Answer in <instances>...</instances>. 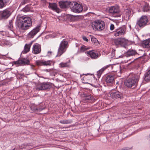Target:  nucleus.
<instances>
[{
    "label": "nucleus",
    "instance_id": "obj_1",
    "mask_svg": "<svg viewBox=\"0 0 150 150\" xmlns=\"http://www.w3.org/2000/svg\"><path fill=\"white\" fill-rule=\"evenodd\" d=\"M140 74H130L125 80L124 84L128 88H134L138 85L140 79Z\"/></svg>",
    "mask_w": 150,
    "mask_h": 150
},
{
    "label": "nucleus",
    "instance_id": "obj_2",
    "mask_svg": "<svg viewBox=\"0 0 150 150\" xmlns=\"http://www.w3.org/2000/svg\"><path fill=\"white\" fill-rule=\"evenodd\" d=\"M16 25L19 30H25L29 29L32 25L31 18L29 17H20L16 21Z\"/></svg>",
    "mask_w": 150,
    "mask_h": 150
},
{
    "label": "nucleus",
    "instance_id": "obj_3",
    "mask_svg": "<svg viewBox=\"0 0 150 150\" xmlns=\"http://www.w3.org/2000/svg\"><path fill=\"white\" fill-rule=\"evenodd\" d=\"M14 10L12 7H9L0 11V21L7 19L11 15Z\"/></svg>",
    "mask_w": 150,
    "mask_h": 150
},
{
    "label": "nucleus",
    "instance_id": "obj_4",
    "mask_svg": "<svg viewBox=\"0 0 150 150\" xmlns=\"http://www.w3.org/2000/svg\"><path fill=\"white\" fill-rule=\"evenodd\" d=\"M52 87V83L49 82H39L36 85V89L38 91H47Z\"/></svg>",
    "mask_w": 150,
    "mask_h": 150
},
{
    "label": "nucleus",
    "instance_id": "obj_5",
    "mask_svg": "<svg viewBox=\"0 0 150 150\" xmlns=\"http://www.w3.org/2000/svg\"><path fill=\"white\" fill-rule=\"evenodd\" d=\"M105 25L104 22L100 20H96L92 23V27L95 31L102 30L104 29Z\"/></svg>",
    "mask_w": 150,
    "mask_h": 150
},
{
    "label": "nucleus",
    "instance_id": "obj_6",
    "mask_svg": "<svg viewBox=\"0 0 150 150\" xmlns=\"http://www.w3.org/2000/svg\"><path fill=\"white\" fill-rule=\"evenodd\" d=\"M112 43L113 45L118 47L120 46L125 48L128 44V40L124 38H118L113 40Z\"/></svg>",
    "mask_w": 150,
    "mask_h": 150
},
{
    "label": "nucleus",
    "instance_id": "obj_7",
    "mask_svg": "<svg viewBox=\"0 0 150 150\" xmlns=\"http://www.w3.org/2000/svg\"><path fill=\"white\" fill-rule=\"evenodd\" d=\"M68 43L67 40L64 39L61 42L58 50V53L56 57L61 56L66 51L68 47Z\"/></svg>",
    "mask_w": 150,
    "mask_h": 150
},
{
    "label": "nucleus",
    "instance_id": "obj_8",
    "mask_svg": "<svg viewBox=\"0 0 150 150\" xmlns=\"http://www.w3.org/2000/svg\"><path fill=\"white\" fill-rule=\"evenodd\" d=\"M149 24L147 16L146 15H143L137 20L136 25L140 28H143Z\"/></svg>",
    "mask_w": 150,
    "mask_h": 150
},
{
    "label": "nucleus",
    "instance_id": "obj_9",
    "mask_svg": "<svg viewBox=\"0 0 150 150\" xmlns=\"http://www.w3.org/2000/svg\"><path fill=\"white\" fill-rule=\"evenodd\" d=\"M70 6L71 11L74 12L79 13L82 11L83 6L76 2H72Z\"/></svg>",
    "mask_w": 150,
    "mask_h": 150
},
{
    "label": "nucleus",
    "instance_id": "obj_10",
    "mask_svg": "<svg viewBox=\"0 0 150 150\" xmlns=\"http://www.w3.org/2000/svg\"><path fill=\"white\" fill-rule=\"evenodd\" d=\"M82 99L84 103H89L94 102L95 99L90 94L84 93L82 95Z\"/></svg>",
    "mask_w": 150,
    "mask_h": 150
},
{
    "label": "nucleus",
    "instance_id": "obj_11",
    "mask_svg": "<svg viewBox=\"0 0 150 150\" xmlns=\"http://www.w3.org/2000/svg\"><path fill=\"white\" fill-rule=\"evenodd\" d=\"M108 12L109 13L112 14L114 17H118L121 16L120 11L117 7L113 6L110 7Z\"/></svg>",
    "mask_w": 150,
    "mask_h": 150
},
{
    "label": "nucleus",
    "instance_id": "obj_12",
    "mask_svg": "<svg viewBox=\"0 0 150 150\" xmlns=\"http://www.w3.org/2000/svg\"><path fill=\"white\" fill-rule=\"evenodd\" d=\"M36 64L38 66H51L54 65V62L52 60L45 61L44 60H38L35 62Z\"/></svg>",
    "mask_w": 150,
    "mask_h": 150
},
{
    "label": "nucleus",
    "instance_id": "obj_13",
    "mask_svg": "<svg viewBox=\"0 0 150 150\" xmlns=\"http://www.w3.org/2000/svg\"><path fill=\"white\" fill-rule=\"evenodd\" d=\"M137 52L134 49L130 48L125 53V55H121L119 57V58H123L125 57H129L130 56H135L137 55Z\"/></svg>",
    "mask_w": 150,
    "mask_h": 150
},
{
    "label": "nucleus",
    "instance_id": "obj_14",
    "mask_svg": "<svg viewBox=\"0 0 150 150\" xmlns=\"http://www.w3.org/2000/svg\"><path fill=\"white\" fill-rule=\"evenodd\" d=\"M72 2L66 1H60L59 2V4L60 8L62 9H65L68 7L70 8Z\"/></svg>",
    "mask_w": 150,
    "mask_h": 150
},
{
    "label": "nucleus",
    "instance_id": "obj_15",
    "mask_svg": "<svg viewBox=\"0 0 150 150\" xmlns=\"http://www.w3.org/2000/svg\"><path fill=\"white\" fill-rule=\"evenodd\" d=\"M13 63L15 64L29 65L30 61L27 58L21 57L17 61H14Z\"/></svg>",
    "mask_w": 150,
    "mask_h": 150
},
{
    "label": "nucleus",
    "instance_id": "obj_16",
    "mask_svg": "<svg viewBox=\"0 0 150 150\" xmlns=\"http://www.w3.org/2000/svg\"><path fill=\"white\" fill-rule=\"evenodd\" d=\"M40 25H37L28 34V37L29 38H33L39 31L40 29Z\"/></svg>",
    "mask_w": 150,
    "mask_h": 150
},
{
    "label": "nucleus",
    "instance_id": "obj_17",
    "mask_svg": "<svg viewBox=\"0 0 150 150\" xmlns=\"http://www.w3.org/2000/svg\"><path fill=\"white\" fill-rule=\"evenodd\" d=\"M48 8L53 11H55L57 13L61 12V10L57 7V5L56 3H49Z\"/></svg>",
    "mask_w": 150,
    "mask_h": 150
},
{
    "label": "nucleus",
    "instance_id": "obj_18",
    "mask_svg": "<svg viewBox=\"0 0 150 150\" xmlns=\"http://www.w3.org/2000/svg\"><path fill=\"white\" fill-rule=\"evenodd\" d=\"M125 29L124 28H120L116 29L113 32L114 35L116 36H118L123 35L124 33Z\"/></svg>",
    "mask_w": 150,
    "mask_h": 150
},
{
    "label": "nucleus",
    "instance_id": "obj_19",
    "mask_svg": "<svg viewBox=\"0 0 150 150\" xmlns=\"http://www.w3.org/2000/svg\"><path fill=\"white\" fill-rule=\"evenodd\" d=\"M41 51V45L38 43H36L33 45V52L34 54H37L40 52Z\"/></svg>",
    "mask_w": 150,
    "mask_h": 150
},
{
    "label": "nucleus",
    "instance_id": "obj_20",
    "mask_svg": "<svg viewBox=\"0 0 150 150\" xmlns=\"http://www.w3.org/2000/svg\"><path fill=\"white\" fill-rule=\"evenodd\" d=\"M111 96L113 99L119 98L121 99L123 98V94L117 91L112 92L111 93Z\"/></svg>",
    "mask_w": 150,
    "mask_h": 150
},
{
    "label": "nucleus",
    "instance_id": "obj_21",
    "mask_svg": "<svg viewBox=\"0 0 150 150\" xmlns=\"http://www.w3.org/2000/svg\"><path fill=\"white\" fill-rule=\"evenodd\" d=\"M114 78L113 76L112 75H107L105 79V81L108 85H111L112 84Z\"/></svg>",
    "mask_w": 150,
    "mask_h": 150
},
{
    "label": "nucleus",
    "instance_id": "obj_22",
    "mask_svg": "<svg viewBox=\"0 0 150 150\" xmlns=\"http://www.w3.org/2000/svg\"><path fill=\"white\" fill-rule=\"evenodd\" d=\"M142 45L144 48L150 49V38L143 41L142 43Z\"/></svg>",
    "mask_w": 150,
    "mask_h": 150
},
{
    "label": "nucleus",
    "instance_id": "obj_23",
    "mask_svg": "<svg viewBox=\"0 0 150 150\" xmlns=\"http://www.w3.org/2000/svg\"><path fill=\"white\" fill-rule=\"evenodd\" d=\"M94 52V50H93L87 51V53L92 59H96L98 57V53H96Z\"/></svg>",
    "mask_w": 150,
    "mask_h": 150
},
{
    "label": "nucleus",
    "instance_id": "obj_24",
    "mask_svg": "<svg viewBox=\"0 0 150 150\" xmlns=\"http://www.w3.org/2000/svg\"><path fill=\"white\" fill-rule=\"evenodd\" d=\"M146 55V53H145L144 51L142 50H139V52H137V54L136 55H137V57L131 63L133 62L135 60L138 59L139 58L143 57V56H145Z\"/></svg>",
    "mask_w": 150,
    "mask_h": 150
},
{
    "label": "nucleus",
    "instance_id": "obj_25",
    "mask_svg": "<svg viewBox=\"0 0 150 150\" xmlns=\"http://www.w3.org/2000/svg\"><path fill=\"white\" fill-rule=\"evenodd\" d=\"M110 65H108L101 68L97 72V76L98 78H99L103 72L108 67H109Z\"/></svg>",
    "mask_w": 150,
    "mask_h": 150
},
{
    "label": "nucleus",
    "instance_id": "obj_26",
    "mask_svg": "<svg viewBox=\"0 0 150 150\" xmlns=\"http://www.w3.org/2000/svg\"><path fill=\"white\" fill-rule=\"evenodd\" d=\"M10 0H0V9L6 6L9 3Z\"/></svg>",
    "mask_w": 150,
    "mask_h": 150
},
{
    "label": "nucleus",
    "instance_id": "obj_27",
    "mask_svg": "<svg viewBox=\"0 0 150 150\" xmlns=\"http://www.w3.org/2000/svg\"><path fill=\"white\" fill-rule=\"evenodd\" d=\"M66 18L69 21L73 22L76 20V16L72 15L67 14L66 16Z\"/></svg>",
    "mask_w": 150,
    "mask_h": 150
},
{
    "label": "nucleus",
    "instance_id": "obj_28",
    "mask_svg": "<svg viewBox=\"0 0 150 150\" xmlns=\"http://www.w3.org/2000/svg\"><path fill=\"white\" fill-rule=\"evenodd\" d=\"M144 77V80L146 81H150V73L147 71L145 74Z\"/></svg>",
    "mask_w": 150,
    "mask_h": 150
},
{
    "label": "nucleus",
    "instance_id": "obj_29",
    "mask_svg": "<svg viewBox=\"0 0 150 150\" xmlns=\"http://www.w3.org/2000/svg\"><path fill=\"white\" fill-rule=\"evenodd\" d=\"M150 10V6H149V4L147 2L145 3L143 7V11L147 12Z\"/></svg>",
    "mask_w": 150,
    "mask_h": 150
},
{
    "label": "nucleus",
    "instance_id": "obj_30",
    "mask_svg": "<svg viewBox=\"0 0 150 150\" xmlns=\"http://www.w3.org/2000/svg\"><path fill=\"white\" fill-rule=\"evenodd\" d=\"M44 71L47 72H50L51 74L52 75H54L55 76V74H57V73L54 71V70L53 69H45L44 70Z\"/></svg>",
    "mask_w": 150,
    "mask_h": 150
},
{
    "label": "nucleus",
    "instance_id": "obj_31",
    "mask_svg": "<svg viewBox=\"0 0 150 150\" xmlns=\"http://www.w3.org/2000/svg\"><path fill=\"white\" fill-rule=\"evenodd\" d=\"M59 67L61 68L69 67L70 66V64L69 62L65 63L61 62L59 64Z\"/></svg>",
    "mask_w": 150,
    "mask_h": 150
},
{
    "label": "nucleus",
    "instance_id": "obj_32",
    "mask_svg": "<svg viewBox=\"0 0 150 150\" xmlns=\"http://www.w3.org/2000/svg\"><path fill=\"white\" fill-rule=\"evenodd\" d=\"M90 37H91V41L93 44L95 45H97L99 43L97 39L94 36L90 35Z\"/></svg>",
    "mask_w": 150,
    "mask_h": 150
},
{
    "label": "nucleus",
    "instance_id": "obj_33",
    "mask_svg": "<svg viewBox=\"0 0 150 150\" xmlns=\"http://www.w3.org/2000/svg\"><path fill=\"white\" fill-rule=\"evenodd\" d=\"M30 5H28L23 9V11L25 12H28L30 10Z\"/></svg>",
    "mask_w": 150,
    "mask_h": 150
},
{
    "label": "nucleus",
    "instance_id": "obj_34",
    "mask_svg": "<svg viewBox=\"0 0 150 150\" xmlns=\"http://www.w3.org/2000/svg\"><path fill=\"white\" fill-rule=\"evenodd\" d=\"M30 45H29L28 44H26L25 45L24 48V52L25 53H27L30 51Z\"/></svg>",
    "mask_w": 150,
    "mask_h": 150
},
{
    "label": "nucleus",
    "instance_id": "obj_35",
    "mask_svg": "<svg viewBox=\"0 0 150 150\" xmlns=\"http://www.w3.org/2000/svg\"><path fill=\"white\" fill-rule=\"evenodd\" d=\"M8 28L11 30L13 31V20H10L9 21V23L8 25Z\"/></svg>",
    "mask_w": 150,
    "mask_h": 150
},
{
    "label": "nucleus",
    "instance_id": "obj_36",
    "mask_svg": "<svg viewBox=\"0 0 150 150\" xmlns=\"http://www.w3.org/2000/svg\"><path fill=\"white\" fill-rule=\"evenodd\" d=\"M59 122L62 124H70L71 123V121L69 120H63L59 121Z\"/></svg>",
    "mask_w": 150,
    "mask_h": 150
},
{
    "label": "nucleus",
    "instance_id": "obj_37",
    "mask_svg": "<svg viewBox=\"0 0 150 150\" xmlns=\"http://www.w3.org/2000/svg\"><path fill=\"white\" fill-rule=\"evenodd\" d=\"M45 105L41 106V105H40L38 107V111H41L44 110L45 108Z\"/></svg>",
    "mask_w": 150,
    "mask_h": 150
},
{
    "label": "nucleus",
    "instance_id": "obj_38",
    "mask_svg": "<svg viewBox=\"0 0 150 150\" xmlns=\"http://www.w3.org/2000/svg\"><path fill=\"white\" fill-rule=\"evenodd\" d=\"M29 1L30 0H22V1L21 3V5H24L29 2Z\"/></svg>",
    "mask_w": 150,
    "mask_h": 150
},
{
    "label": "nucleus",
    "instance_id": "obj_39",
    "mask_svg": "<svg viewBox=\"0 0 150 150\" xmlns=\"http://www.w3.org/2000/svg\"><path fill=\"white\" fill-rule=\"evenodd\" d=\"M5 40L2 39L0 40V45L1 46H4L5 45Z\"/></svg>",
    "mask_w": 150,
    "mask_h": 150
},
{
    "label": "nucleus",
    "instance_id": "obj_40",
    "mask_svg": "<svg viewBox=\"0 0 150 150\" xmlns=\"http://www.w3.org/2000/svg\"><path fill=\"white\" fill-rule=\"evenodd\" d=\"M115 50L114 49H112V50L111 54H112L111 56L112 57H115Z\"/></svg>",
    "mask_w": 150,
    "mask_h": 150
},
{
    "label": "nucleus",
    "instance_id": "obj_41",
    "mask_svg": "<svg viewBox=\"0 0 150 150\" xmlns=\"http://www.w3.org/2000/svg\"><path fill=\"white\" fill-rule=\"evenodd\" d=\"M87 49V48H86V47L84 45H83L80 48V50L81 51H84L86 50Z\"/></svg>",
    "mask_w": 150,
    "mask_h": 150
},
{
    "label": "nucleus",
    "instance_id": "obj_42",
    "mask_svg": "<svg viewBox=\"0 0 150 150\" xmlns=\"http://www.w3.org/2000/svg\"><path fill=\"white\" fill-rule=\"evenodd\" d=\"M83 10L82 11H87L88 9V7L86 5H84L83 6Z\"/></svg>",
    "mask_w": 150,
    "mask_h": 150
},
{
    "label": "nucleus",
    "instance_id": "obj_43",
    "mask_svg": "<svg viewBox=\"0 0 150 150\" xmlns=\"http://www.w3.org/2000/svg\"><path fill=\"white\" fill-rule=\"evenodd\" d=\"M5 45H9L10 44V43L9 41L5 40Z\"/></svg>",
    "mask_w": 150,
    "mask_h": 150
},
{
    "label": "nucleus",
    "instance_id": "obj_44",
    "mask_svg": "<svg viewBox=\"0 0 150 150\" xmlns=\"http://www.w3.org/2000/svg\"><path fill=\"white\" fill-rule=\"evenodd\" d=\"M126 15H128L131 13V11L128 9H126L125 10Z\"/></svg>",
    "mask_w": 150,
    "mask_h": 150
},
{
    "label": "nucleus",
    "instance_id": "obj_45",
    "mask_svg": "<svg viewBox=\"0 0 150 150\" xmlns=\"http://www.w3.org/2000/svg\"><path fill=\"white\" fill-rule=\"evenodd\" d=\"M114 28V25L113 24H111L110 26V29L111 30H113Z\"/></svg>",
    "mask_w": 150,
    "mask_h": 150
},
{
    "label": "nucleus",
    "instance_id": "obj_46",
    "mask_svg": "<svg viewBox=\"0 0 150 150\" xmlns=\"http://www.w3.org/2000/svg\"><path fill=\"white\" fill-rule=\"evenodd\" d=\"M84 41H85L86 42H88V40L87 38L85 36H83L82 37Z\"/></svg>",
    "mask_w": 150,
    "mask_h": 150
},
{
    "label": "nucleus",
    "instance_id": "obj_47",
    "mask_svg": "<svg viewBox=\"0 0 150 150\" xmlns=\"http://www.w3.org/2000/svg\"><path fill=\"white\" fill-rule=\"evenodd\" d=\"M32 109L34 111H38V110L37 108H36L35 107H33L32 108Z\"/></svg>",
    "mask_w": 150,
    "mask_h": 150
},
{
    "label": "nucleus",
    "instance_id": "obj_48",
    "mask_svg": "<svg viewBox=\"0 0 150 150\" xmlns=\"http://www.w3.org/2000/svg\"><path fill=\"white\" fill-rule=\"evenodd\" d=\"M130 148L129 147L124 148L121 150H130Z\"/></svg>",
    "mask_w": 150,
    "mask_h": 150
},
{
    "label": "nucleus",
    "instance_id": "obj_49",
    "mask_svg": "<svg viewBox=\"0 0 150 150\" xmlns=\"http://www.w3.org/2000/svg\"><path fill=\"white\" fill-rule=\"evenodd\" d=\"M93 75V74H89V73H87V74H83L82 75H81V76L82 75H85L86 76H87V75Z\"/></svg>",
    "mask_w": 150,
    "mask_h": 150
},
{
    "label": "nucleus",
    "instance_id": "obj_50",
    "mask_svg": "<svg viewBox=\"0 0 150 150\" xmlns=\"http://www.w3.org/2000/svg\"><path fill=\"white\" fill-rule=\"evenodd\" d=\"M33 42V41H31L29 44H28V45H30V46L31 47Z\"/></svg>",
    "mask_w": 150,
    "mask_h": 150
},
{
    "label": "nucleus",
    "instance_id": "obj_51",
    "mask_svg": "<svg viewBox=\"0 0 150 150\" xmlns=\"http://www.w3.org/2000/svg\"><path fill=\"white\" fill-rule=\"evenodd\" d=\"M51 53H52V52H51V51H48V54H51Z\"/></svg>",
    "mask_w": 150,
    "mask_h": 150
},
{
    "label": "nucleus",
    "instance_id": "obj_52",
    "mask_svg": "<svg viewBox=\"0 0 150 150\" xmlns=\"http://www.w3.org/2000/svg\"><path fill=\"white\" fill-rule=\"evenodd\" d=\"M41 1L44 2H46V0H41Z\"/></svg>",
    "mask_w": 150,
    "mask_h": 150
},
{
    "label": "nucleus",
    "instance_id": "obj_53",
    "mask_svg": "<svg viewBox=\"0 0 150 150\" xmlns=\"http://www.w3.org/2000/svg\"><path fill=\"white\" fill-rule=\"evenodd\" d=\"M148 71L150 73V69Z\"/></svg>",
    "mask_w": 150,
    "mask_h": 150
},
{
    "label": "nucleus",
    "instance_id": "obj_54",
    "mask_svg": "<svg viewBox=\"0 0 150 150\" xmlns=\"http://www.w3.org/2000/svg\"><path fill=\"white\" fill-rule=\"evenodd\" d=\"M89 59V58H86V59H87V60H88Z\"/></svg>",
    "mask_w": 150,
    "mask_h": 150
},
{
    "label": "nucleus",
    "instance_id": "obj_55",
    "mask_svg": "<svg viewBox=\"0 0 150 150\" xmlns=\"http://www.w3.org/2000/svg\"><path fill=\"white\" fill-rule=\"evenodd\" d=\"M93 86L94 87H96V86L93 85Z\"/></svg>",
    "mask_w": 150,
    "mask_h": 150
}]
</instances>
